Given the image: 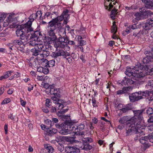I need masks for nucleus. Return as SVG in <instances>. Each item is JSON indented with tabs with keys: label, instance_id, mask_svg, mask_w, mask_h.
Here are the masks:
<instances>
[{
	"label": "nucleus",
	"instance_id": "obj_11",
	"mask_svg": "<svg viewBox=\"0 0 153 153\" xmlns=\"http://www.w3.org/2000/svg\"><path fill=\"white\" fill-rule=\"evenodd\" d=\"M47 94H53V97H60V92L59 89L55 88L53 86L52 87L49 91H46Z\"/></svg>",
	"mask_w": 153,
	"mask_h": 153
},
{
	"label": "nucleus",
	"instance_id": "obj_26",
	"mask_svg": "<svg viewBox=\"0 0 153 153\" xmlns=\"http://www.w3.org/2000/svg\"><path fill=\"white\" fill-rule=\"evenodd\" d=\"M44 147L48 153H52L54 151L53 148L49 144H45L44 145Z\"/></svg>",
	"mask_w": 153,
	"mask_h": 153
},
{
	"label": "nucleus",
	"instance_id": "obj_8",
	"mask_svg": "<svg viewBox=\"0 0 153 153\" xmlns=\"http://www.w3.org/2000/svg\"><path fill=\"white\" fill-rule=\"evenodd\" d=\"M30 62L35 67H38L39 65L48 67V61L44 58H30Z\"/></svg>",
	"mask_w": 153,
	"mask_h": 153
},
{
	"label": "nucleus",
	"instance_id": "obj_2",
	"mask_svg": "<svg viewBox=\"0 0 153 153\" xmlns=\"http://www.w3.org/2000/svg\"><path fill=\"white\" fill-rule=\"evenodd\" d=\"M56 23L52 22H48V36L46 39V41H38L36 46H35V49H38L39 51L42 52L41 51L48 50L51 48V46L50 44L57 38L54 32L55 29L54 25Z\"/></svg>",
	"mask_w": 153,
	"mask_h": 153
},
{
	"label": "nucleus",
	"instance_id": "obj_33",
	"mask_svg": "<svg viewBox=\"0 0 153 153\" xmlns=\"http://www.w3.org/2000/svg\"><path fill=\"white\" fill-rule=\"evenodd\" d=\"M31 51L32 55L35 56L40 55V53H41V52L40 51H39L37 49H35V48L34 49H32Z\"/></svg>",
	"mask_w": 153,
	"mask_h": 153
},
{
	"label": "nucleus",
	"instance_id": "obj_13",
	"mask_svg": "<svg viewBox=\"0 0 153 153\" xmlns=\"http://www.w3.org/2000/svg\"><path fill=\"white\" fill-rule=\"evenodd\" d=\"M78 147L79 149L81 148L85 150H89L92 148V146L90 145L88 143L85 142L83 143L81 142L79 143Z\"/></svg>",
	"mask_w": 153,
	"mask_h": 153
},
{
	"label": "nucleus",
	"instance_id": "obj_32",
	"mask_svg": "<svg viewBox=\"0 0 153 153\" xmlns=\"http://www.w3.org/2000/svg\"><path fill=\"white\" fill-rule=\"evenodd\" d=\"M12 73L13 71H12L7 72L5 74L0 77V80L7 78L9 76L11 75V74Z\"/></svg>",
	"mask_w": 153,
	"mask_h": 153
},
{
	"label": "nucleus",
	"instance_id": "obj_24",
	"mask_svg": "<svg viewBox=\"0 0 153 153\" xmlns=\"http://www.w3.org/2000/svg\"><path fill=\"white\" fill-rule=\"evenodd\" d=\"M37 18V17L34 13L32 14L29 17V20L28 21L26 24L28 25V26L29 27H31V26L32 22L33 21Z\"/></svg>",
	"mask_w": 153,
	"mask_h": 153
},
{
	"label": "nucleus",
	"instance_id": "obj_5",
	"mask_svg": "<svg viewBox=\"0 0 153 153\" xmlns=\"http://www.w3.org/2000/svg\"><path fill=\"white\" fill-rule=\"evenodd\" d=\"M134 76L135 78L143 77L145 75H149L152 71L150 66L145 65L143 66L138 63L134 67Z\"/></svg>",
	"mask_w": 153,
	"mask_h": 153
},
{
	"label": "nucleus",
	"instance_id": "obj_3",
	"mask_svg": "<svg viewBox=\"0 0 153 153\" xmlns=\"http://www.w3.org/2000/svg\"><path fill=\"white\" fill-rule=\"evenodd\" d=\"M68 12L69 10H68L65 9L64 10L61 15L59 17H58L55 19H53L52 20L49 22H52L55 23H56L54 25L55 29L54 32L55 34V30L57 28H58L59 30L58 34L59 36L58 38H64L67 37L66 36L65 29L64 28H62L61 22L64 19V24L65 25L67 23L69 17V15L68 14Z\"/></svg>",
	"mask_w": 153,
	"mask_h": 153
},
{
	"label": "nucleus",
	"instance_id": "obj_44",
	"mask_svg": "<svg viewBox=\"0 0 153 153\" xmlns=\"http://www.w3.org/2000/svg\"><path fill=\"white\" fill-rule=\"evenodd\" d=\"M85 126L83 124H80L77 126V130L79 131H82L84 128Z\"/></svg>",
	"mask_w": 153,
	"mask_h": 153
},
{
	"label": "nucleus",
	"instance_id": "obj_12",
	"mask_svg": "<svg viewBox=\"0 0 153 153\" xmlns=\"http://www.w3.org/2000/svg\"><path fill=\"white\" fill-rule=\"evenodd\" d=\"M129 98L131 102H134L142 99V97L140 96L139 92H138L132 93L129 96Z\"/></svg>",
	"mask_w": 153,
	"mask_h": 153
},
{
	"label": "nucleus",
	"instance_id": "obj_1",
	"mask_svg": "<svg viewBox=\"0 0 153 153\" xmlns=\"http://www.w3.org/2000/svg\"><path fill=\"white\" fill-rule=\"evenodd\" d=\"M143 112L142 110H134V117L129 120L127 121L126 117L120 119L119 122L120 123L127 122L126 128V136L131 135L134 131L141 135H145L143 130L146 126L145 124H143L144 121L142 116Z\"/></svg>",
	"mask_w": 153,
	"mask_h": 153
},
{
	"label": "nucleus",
	"instance_id": "obj_37",
	"mask_svg": "<svg viewBox=\"0 0 153 153\" xmlns=\"http://www.w3.org/2000/svg\"><path fill=\"white\" fill-rule=\"evenodd\" d=\"M8 17L7 18L6 21V22H4L3 23V26L4 27H6L8 25H9V27H10V25L12 24V23H13V21H8Z\"/></svg>",
	"mask_w": 153,
	"mask_h": 153
},
{
	"label": "nucleus",
	"instance_id": "obj_25",
	"mask_svg": "<svg viewBox=\"0 0 153 153\" xmlns=\"http://www.w3.org/2000/svg\"><path fill=\"white\" fill-rule=\"evenodd\" d=\"M38 33H36V34L37 35V36L36 37H33L32 38L30 39V41L28 43L30 45H31L32 46H34L35 48V46H36L37 43H38V42L37 40H36L35 39H34V38H36L37 37V34Z\"/></svg>",
	"mask_w": 153,
	"mask_h": 153
},
{
	"label": "nucleus",
	"instance_id": "obj_41",
	"mask_svg": "<svg viewBox=\"0 0 153 153\" xmlns=\"http://www.w3.org/2000/svg\"><path fill=\"white\" fill-rule=\"evenodd\" d=\"M131 108L130 107L129 105H128L125 106L124 107L121 109V110L123 112H126L127 111L131 109Z\"/></svg>",
	"mask_w": 153,
	"mask_h": 153
},
{
	"label": "nucleus",
	"instance_id": "obj_17",
	"mask_svg": "<svg viewBox=\"0 0 153 153\" xmlns=\"http://www.w3.org/2000/svg\"><path fill=\"white\" fill-rule=\"evenodd\" d=\"M131 78H128V77H125L124 79L122 80L121 82V83L122 84L126 85H130L133 84L134 81H133L132 79L133 78L132 76H131Z\"/></svg>",
	"mask_w": 153,
	"mask_h": 153
},
{
	"label": "nucleus",
	"instance_id": "obj_18",
	"mask_svg": "<svg viewBox=\"0 0 153 153\" xmlns=\"http://www.w3.org/2000/svg\"><path fill=\"white\" fill-rule=\"evenodd\" d=\"M59 97H52V99L53 101V103L56 104V107L59 109H61L63 108V105L62 104L59 103L58 99Z\"/></svg>",
	"mask_w": 153,
	"mask_h": 153
},
{
	"label": "nucleus",
	"instance_id": "obj_7",
	"mask_svg": "<svg viewBox=\"0 0 153 153\" xmlns=\"http://www.w3.org/2000/svg\"><path fill=\"white\" fill-rule=\"evenodd\" d=\"M67 38H58V40L54 43V46L56 49H64L66 51H69L70 48L67 43Z\"/></svg>",
	"mask_w": 153,
	"mask_h": 153
},
{
	"label": "nucleus",
	"instance_id": "obj_19",
	"mask_svg": "<svg viewBox=\"0 0 153 153\" xmlns=\"http://www.w3.org/2000/svg\"><path fill=\"white\" fill-rule=\"evenodd\" d=\"M142 1L145 4L146 7L153 9V0H142Z\"/></svg>",
	"mask_w": 153,
	"mask_h": 153
},
{
	"label": "nucleus",
	"instance_id": "obj_48",
	"mask_svg": "<svg viewBox=\"0 0 153 153\" xmlns=\"http://www.w3.org/2000/svg\"><path fill=\"white\" fill-rule=\"evenodd\" d=\"M74 49H76V48H77L79 51H81L82 52H83V48L82 47V46H81L80 45H75L74 46Z\"/></svg>",
	"mask_w": 153,
	"mask_h": 153
},
{
	"label": "nucleus",
	"instance_id": "obj_57",
	"mask_svg": "<svg viewBox=\"0 0 153 153\" xmlns=\"http://www.w3.org/2000/svg\"><path fill=\"white\" fill-rule=\"evenodd\" d=\"M149 117V118L148 120V122L149 123H153V116H150Z\"/></svg>",
	"mask_w": 153,
	"mask_h": 153
},
{
	"label": "nucleus",
	"instance_id": "obj_55",
	"mask_svg": "<svg viewBox=\"0 0 153 153\" xmlns=\"http://www.w3.org/2000/svg\"><path fill=\"white\" fill-rule=\"evenodd\" d=\"M20 76L18 72L16 73L13 76V77L12 76H11V77L10 78V79H13V78H17L19 77Z\"/></svg>",
	"mask_w": 153,
	"mask_h": 153
},
{
	"label": "nucleus",
	"instance_id": "obj_63",
	"mask_svg": "<svg viewBox=\"0 0 153 153\" xmlns=\"http://www.w3.org/2000/svg\"><path fill=\"white\" fill-rule=\"evenodd\" d=\"M115 42L113 41H109L108 43V45L111 46L112 47L114 44Z\"/></svg>",
	"mask_w": 153,
	"mask_h": 153
},
{
	"label": "nucleus",
	"instance_id": "obj_62",
	"mask_svg": "<svg viewBox=\"0 0 153 153\" xmlns=\"http://www.w3.org/2000/svg\"><path fill=\"white\" fill-rule=\"evenodd\" d=\"M13 88L9 89L7 91V93L9 94H11L13 92Z\"/></svg>",
	"mask_w": 153,
	"mask_h": 153
},
{
	"label": "nucleus",
	"instance_id": "obj_14",
	"mask_svg": "<svg viewBox=\"0 0 153 153\" xmlns=\"http://www.w3.org/2000/svg\"><path fill=\"white\" fill-rule=\"evenodd\" d=\"M153 26V18L147 21L146 23L143 25V28L146 30H150Z\"/></svg>",
	"mask_w": 153,
	"mask_h": 153
},
{
	"label": "nucleus",
	"instance_id": "obj_56",
	"mask_svg": "<svg viewBox=\"0 0 153 153\" xmlns=\"http://www.w3.org/2000/svg\"><path fill=\"white\" fill-rule=\"evenodd\" d=\"M148 85L150 87H153V80H150L149 81L148 83Z\"/></svg>",
	"mask_w": 153,
	"mask_h": 153
},
{
	"label": "nucleus",
	"instance_id": "obj_53",
	"mask_svg": "<svg viewBox=\"0 0 153 153\" xmlns=\"http://www.w3.org/2000/svg\"><path fill=\"white\" fill-rule=\"evenodd\" d=\"M42 73L45 74H47L49 72V70L47 68H43Z\"/></svg>",
	"mask_w": 153,
	"mask_h": 153
},
{
	"label": "nucleus",
	"instance_id": "obj_47",
	"mask_svg": "<svg viewBox=\"0 0 153 153\" xmlns=\"http://www.w3.org/2000/svg\"><path fill=\"white\" fill-rule=\"evenodd\" d=\"M65 113V111L63 109L60 110L58 111L57 113V114L59 117H61L63 116V115Z\"/></svg>",
	"mask_w": 153,
	"mask_h": 153
},
{
	"label": "nucleus",
	"instance_id": "obj_58",
	"mask_svg": "<svg viewBox=\"0 0 153 153\" xmlns=\"http://www.w3.org/2000/svg\"><path fill=\"white\" fill-rule=\"evenodd\" d=\"M37 68V71L38 72H39L40 73H42V72H43V67L41 66H39V67L38 66V67Z\"/></svg>",
	"mask_w": 153,
	"mask_h": 153
},
{
	"label": "nucleus",
	"instance_id": "obj_27",
	"mask_svg": "<svg viewBox=\"0 0 153 153\" xmlns=\"http://www.w3.org/2000/svg\"><path fill=\"white\" fill-rule=\"evenodd\" d=\"M41 85L44 88H45V91L46 93L47 92L46 91H49L51 88L53 86V85H49L48 83H45L44 82H42Z\"/></svg>",
	"mask_w": 153,
	"mask_h": 153
},
{
	"label": "nucleus",
	"instance_id": "obj_51",
	"mask_svg": "<svg viewBox=\"0 0 153 153\" xmlns=\"http://www.w3.org/2000/svg\"><path fill=\"white\" fill-rule=\"evenodd\" d=\"M34 14L35 15H36V16L37 17H38L39 18L41 17L42 14L41 12L40 11H38L36 12V13Z\"/></svg>",
	"mask_w": 153,
	"mask_h": 153
},
{
	"label": "nucleus",
	"instance_id": "obj_21",
	"mask_svg": "<svg viewBox=\"0 0 153 153\" xmlns=\"http://www.w3.org/2000/svg\"><path fill=\"white\" fill-rule=\"evenodd\" d=\"M58 12H53L52 14H51L49 12H48L46 13L45 15V18H48V17L50 18H52V20L53 19H55L57 17H59L57 16Z\"/></svg>",
	"mask_w": 153,
	"mask_h": 153
},
{
	"label": "nucleus",
	"instance_id": "obj_31",
	"mask_svg": "<svg viewBox=\"0 0 153 153\" xmlns=\"http://www.w3.org/2000/svg\"><path fill=\"white\" fill-rule=\"evenodd\" d=\"M49 52L47 50H46L42 51V53L41 52L40 53V56L42 57H46L49 56Z\"/></svg>",
	"mask_w": 153,
	"mask_h": 153
},
{
	"label": "nucleus",
	"instance_id": "obj_54",
	"mask_svg": "<svg viewBox=\"0 0 153 153\" xmlns=\"http://www.w3.org/2000/svg\"><path fill=\"white\" fill-rule=\"evenodd\" d=\"M58 150L60 152H62L64 149L63 145L61 144H59L58 146Z\"/></svg>",
	"mask_w": 153,
	"mask_h": 153
},
{
	"label": "nucleus",
	"instance_id": "obj_35",
	"mask_svg": "<svg viewBox=\"0 0 153 153\" xmlns=\"http://www.w3.org/2000/svg\"><path fill=\"white\" fill-rule=\"evenodd\" d=\"M117 28L115 22L113 23V25L111 27V31L113 33L115 34L117 31Z\"/></svg>",
	"mask_w": 153,
	"mask_h": 153
},
{
	"label": "nucleus",
	"instance_id": "obj_9",
	"mask_svg": "<svg viewBox=\"0 0 153 153\" xmlns=\"http://www.w3.org/2000/svg\"><path fill=\"white\" fill-rule=\"evenodd\" d=\"M65 152L66 153H78L80 152L78 145L76 146H68L65 147Z\"/></svg>",
	"mask_w": 153,
	"mask_h": 153
},
{
	"label": "nucleus",
	"instance_id": "obj_22",
	"mask_svg": "<svg viewBox=\"0 0 153 153\" xmlns=\"http://www.w3.org/2000/svg\"><path fill=\"white\" fill-rule=\"evenodd\" d=\"M134 69L129 67H127L126 68V71H125V74L129 76H134Z\"/></svg>",
	"mask_w": 153,
	"mask_h": 153
},
{
	"label": "nucleus",
	"instance_id": "obj_15",
	"mask_svg": "<svg viewBox=\"0 0 153 153\" xmlns=\"http://www.w3.org/2000/svg\"><path fill=\"white\" fill-rule=\"evenodd\" d=\"M105 1L104 3V6L105 9L108 10L110 11L113 6V4H114V3L110 2V1L114 2L115 0H105Z\"/></svg>",
	"mask_w": 153,
	"mask_h": 153
},
{
	"label": "nucleus",
	"instance_id": "obj_29",
	"mask_svg": "<svg viewBox=\"0 0 153 153\" xmlns=\"http://www.w3.org/2000/svg\"><path fill=\"white\" fill-rule=\"evenodd\" d=\"M13 45H21L26 42H24V40H15L12 41Z\"/></svg>",
	"mask_w": 153,
	"mask_h": 153
},
{
	"label": "nucleus",
	"instance_id": "obj_6",
	"mask_svg": "<svg viewBox=\"0 0 153 153\" xmlns=\"http://www.w3.org/2000/svg\"><path fill=\"white\" fill-rule=\"evenodd\" d=\"M26 15L24 13L19 14H15L12 13L10 14L8 16V20L9 21H13V23L10 25V28H15L17 26L18 22H22L25 17Z\"/></svg>",
	"mask_w": 153,
	"mask_h": 153
},
{
	"label": "nucleus",
	"instance_id": "obj_60",
	"mask_svg": "<svg viewBox=\"0 0 153 153\" xmlns=\"http://www.w3.org/2000/svg\"><path fill=\"white\" fill-rule=\"evenodd\" d=\"M20 102L21 103V105L22 106L25 107V105L26 104V102L24 101L23 100H22V98H20Z\"/></svg>",
	"mask_w": 153,
	"mask_h": 153
},
{
	"label": "nucleus",
	"instance_id": "obj_28",
	"mask_svg": "<svg viewBox=\"0 0 153 153\" xmlns=\"http://www.w3.org/2000/svg\"><path fill=\"white\" fill-rule=\"evenodd\" d=\"M57 132V130L55 128H52L50 129L49 128L47 129V133L49 135L56 134Z\"/></svg>",
	"mask_w": 153,
	"mask_h": 153
},
{
	"label": "nucleus",
	"instance_id": "obj_43",
	"mask_svg": "<svg viewBox=\"0 0 153 153\" xmlns=\"http://www.w3.org/2000/svg\"><path fill=\"white\" fill-rule=\"evenodd\" d=\"M11 101V100L9 98H5L3 101L1 103V104L4 105L5 104H7Z\"/></svg>",
	"mask_w": 153,
	"mask_h": 153
},
{
	"label": "nucleus",
	"instance_id": "obj_45",
	"mask_svg": "<svg viewBox=\"0 0 153 153\" xmlns=\"http://www.w3.org/2000/svg\"><path fill=\"white\" fill-rule=\"evenodd\" d=\"M126 90V88H123L122 90H120L117 91V94L118 95H121L125 93V91Z\"/></svg>",
	"mask_w": 153,
	"mask_h": 153
},
{
	"label": "nucleus",
	"instance_id": "obj_50",
	"mask_svg": "<svg viewBox=\"0 0 153 153\" xmlns=\"http://www.w3.org/2000/svg\"><path fill=\"white\" fill-rule=\"evenodd\" d=\"M45 123L47 125H50L51 126H52L51 125L52 121L48 119H46L45 120Z\"/></svg>",
	"mask_w": 153,
	"mask_h": 153
},
{
	"label": "nucleus",
	"instance_id": "obj_61",
	"mask_svg": "<svg viewBox=\"0 0 153 153\" xmlns=\"http://www.w3.org/2000/svg\"><path fill=\"white\" fill-rule=\"evenodd\" d=\"M80 45L82 46L83 45H85L86 42L85 41L83 40H81L79 42Z\"/></svg>",
	"mask_w": 153,
	"mask_h": 153
},
{
	"label": "nucleus",
	"instance_id": "obj_20",
	"mask_svg": "<svg viewBox=\"0 0 153 153\" xmlns=\"http://www.w3.org/2000/svg\"><path fill=\"white\" fill-rule=\"evenodd\" d=\"M149 137L148 136H144L141 137L140 139V143L144 145V146L146 148L149 147V145L148 143Z\"/></svg>",
	"mask_w": 153,
	"mask_h": 153
},
{
	"label": "nucleus",
	"instance_id": "obj_34",
	"mask_svg": "<svg viewBox=\"0 0 153 153\" xmlns=\"http://www.w3.org/2000/svg\"><path fill=\"white\" fill-rule=\"evenodd\" d=\"M139 92L140 96H141L142 99L143 98V96L146 97L149 96V91H148L146 90L143 91H140Z\"/></svg>",
	"mask_w": 153,
	"mask_h": 153
},
{
	"label": "nucleus",
	"instance_id": "obj_46",
	"mask_svg": "<svg viewBox=\"0 0 153 153\" xmlns=\"http://www.w3.org/2000/svg\"><path fill=\"white\" fill-rule=\"evenodd\" d=\"M51 102L50 99H47L46 100L45 105L46 106L48 107H49L51 105Z\"/></svg>",
	"mask_w": 153,
	"mask_h": 153
},
{
	"label": "nucleus",
	"instance_id": "obj_38",
	"mask_svg": "<svg viewBox=\"0 0 153 153\" xmlns=\"http://www.w3.org/2000/svg\"><path fill=\"white\" fill-rule=\"evenodd\" d=\"M147 114L149 117L153 116V109L152 108H149L146 110Z\"/></svg>",
	"mask_w": 153,
	"mask_h": 153
},
{
	"label": "nucleus",
	"instance_id": "obj_10",
	"mask_svg": "<svg viewBox=\"0 0 153 153\" xmlns=\"http://www.w3.org/2000/svg\"><path fill=\"white\" fill-rule=\"evenodd\" d=\"M60 133L64 135L71 133L70 122H65L62 126V130L60 131Z\"/></svg>",
	"mask_w": 153,
	"mask_h": 153
},
{
	"label": "nucleus",
	"instance_id": "obj_42",
	"mask_svg": "<svg viewBox=\"0 0 153 153\" xmlns=\"http://www.w3.org/2000/svg\"><path fill=\"white\" fill-rule=\"evenodd\" d=\"M149 60H153V58H143V60L144 64L149 63Z\"/></svg>",
	"mask_w": 153,
	"mask_h": 153
},
{
	"label": "nucleus",
	"instance_id": "obj_52",
	"mask_svg": "<svg viewBox=\"0 0 153 153\" xmlns=\"http://www.w3.org/2000/svg\"><path fill=\"white\" fill-rule=\"evenodd\" d=\"M67 39H68L67 43L71 45H74L75 44V42L74 41L69 40L68 38L67 37Z\"/></svg>",
	"mask_w": 153,
	"mask_h": 153
},
{
	"label": "nucleus",
	"instance_id": "obj_16",
	"mask_svg": "<svg viewBox=\"0 0 153 153\" xmlns=\"http://www.w3.org/2000/svg\"><path fill=\"white\" fill-rule=\"evenodd\" d=\"M53 56H54L56 57L62 56L66 57L69 56V54L68 53L65 52L63 50H61L58 51L53 53Z\"/></svg>",
	"mask_w": 153,
	"mask_h": 153
},
{
	"label": "nucleus",
	"instance_id": "obj_30",
	"mask_svg": "<svg viewBox=\"0 0 153 153\" xmlns=\"http://www.w3.org/2000/svg\"><path fill=\"white\" fill-rule=\"evenodd\" d=\"M75 123H76L74 122H70V131H73V132H74L76 130H77V126L75 125Z\"/></svg>",
	"mask_w": 153,
	"mask_h": 153
},
{
	"label": "nucleus",
	"instance_id": "obj_23",
	"mask_svg": "<svg viewBox=\"0 0 153 153\" xmlns=\"http://www.w3.org/2000/svg\"><path fill=\"white\" fill-rule=\"evenodd\" d=\"M140 25L137 23L134 24L133 25H130L129 27L126 28V32L127 33H129L130 30L139 28L140 27Z\"/></svg>",
	"mask_w": 153,
	"mask_h": 153
},
{
	"label": "nucleus",
	"instance_id": "obj_59",
	"mask_svg": "<svg viewBox=\"0 0 153 153\" xmlns=\"http://www.w3.org/2000/svg\"><path fill=\"white\" fill-rule=\"evenodd\" d=\"M147 127V128L149 130H150L151 131H153V125H150V126H146Z\"/></svg>",
	"mask_w": 153,
	"mask_h": 153
},
{
	"label": "nucleus",
	"instance_id": "obj_64",
	"mask_svg": "<svg viewBox=\"0 0 153 153\" xmlns=\"http://www.w3.org/2000/svg\"><path fill=\"white\" fill-rule=\"evenodd\" d=\"M59 121L58 119L56 118H53L52 119V122L55 123H57Z\"/></svg>",
	"mask_w": 153,
	"mask_h": 153
},
{
	"label": "nucleus",
	"instance_id": "obj_36",
	"mask_svg": "<svg viewBox=\"0 0 153 153\" xmlns=\"http://www.w3.org/2000/svg\"><path fill=\"white\" fill-rule=\"evenodd\" d=\"M117 13V10H116L114 9L111 11V17L112 19H115V16Z\"/></svg>",
	"mask_w": 153,
	"mask_h": 153
},
{
	"label": "nucleus",
	"instance_id": "obj_4",
	"mask_svg": "<svg viewBox=\"0 0 153 153\" xmlns=\"http://www.w3.org/2000/svg\"><path fill=\"white\" fill-rule=\"evenodd\" d=\"M38 31H34L32 27H30L26 24L22 25L18 28L16 31L17 36L20 37L21 40L24 42H27L28 40L37 36L36 33Z\"/></svg>",
	"mask_w": 153,
	"mask_h": 153
},
{
	"label": "nucleus",
	"instance_id": "obj_39",
	"mask_svg": "<svg viewBox=\"0 0 153 153\" xmlns=\"http://www.w3.org/2000/svg\"><path fill=\"white\" fill-rule=\"evenodd\" d=\"M144 54L146 55V57H153V54L148 51H145Z\"/></svg>",
	"mask_w": 153,
	"mask_h": 153
},
{
	"label": "nucleus",
	"instance_id": "obj_40",
	"mask_svg": "<svg viewBox=\"0 0 153 153\" xmlns=\"http://www.w3.org/2000/svg\"><path fill=\"white\" fill-rule=\"evenodd\" d=\"M55 62L53 60H51L48 61V67H53L55 65Z\"/></svg>",
	"mask_w": 153,
	"mask_h": 153
},
{
	"label": "nucleus",
	"instance_id": "obj_49",
	"mask_svg": "<svg viewBox=\"0 0 153 153\" xmlns=\"http://www.w3.org/2000/svg\"><path fill=\"white\" fill-rule=\"evenodd\" d=\"M92 105L94 107H97V105L96 103V100L95 98L93 97L92 99Z\"/></svg>",
	"mask_w": 153,
	"mask_h": 153
}]
</instances>
